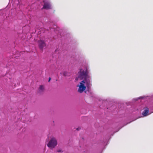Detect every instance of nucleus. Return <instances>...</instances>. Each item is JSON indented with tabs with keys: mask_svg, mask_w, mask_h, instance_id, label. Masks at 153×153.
I'll return each instance as SVG.
<instances>
[{
	"mask_svg": "<svg viewBox=\"0 0 153 153\" xmlns=\"http://www.w3.org/2000/svg\"><path fill=\"white\" fill-rule=\"evenodd\" d=\"M57 144V142L56 140L54 138L52 137L48 143V147L51 149L54 148Z\"/></svg>",
	"mask_w": 153,
	"mask_h": 153,
	"instance_id": "obj_7",
	"label": "nucleus"
},
{
	"mask_svg": "<svg viewBox=\"0 0 153 153\" xmlns=\"http://www.w3.org/2000/svg\"><path fill=\"white\" fill-rule=\"evenodd\" d=\"M105 149V146L103 148V149H102V151L101 152H100V153H102V151H103V150H104V149Z\"/></svg>",
	"mask_w": 153,
	"mask_h": 153,
	"instance_id": "obj_16",
	"label": "nucleus"
},
{
	"mask_svg": "<svg viewBox=\"0 0 153 153\" xmlns=\"http://www.w3.org/2000/svg\"><path fill=\"white\" fill-rule=\"evenodd\" d=\"M63 75L65 76H70V73L66 71H64L62 72Z\"/></svg>",
	"mask_w": 153,
	"mask_h": 153,
	"instance_id": "obj_12",
	"label": "nucleus"
},
{
	"mask_svg": "<svg viewBox=\"0 0 153 153\" xmlns=\"http://www.w3.org/2000/svg\"><path fill=\"white\" fill-rule=\"evenodd\" d=\"M85 153H90V152L89 151H87Z\"/></svg>",
	"mask_w": 153,
	"mask_h": 153,
	"instance_id": "obj_18",
	"label": "nucleus"
},
{
	"mask_svg": "<svg viewBox=\"0 0 153 153\" xmlns=\"http://www.w3.org/2000/svg\"><path fill=\"white\" fill-rule=\"evenodd\" d=\"M149 99L152 102V103L149 105V107L146 106L143 108V111L142 114L143 117L147 116L153 113V95L150 97L148 96H142L139 97L133 98V101H137L139 100H144L145 101Z\"/></svg>",
	"mask_w": 153,
	"mask_h": 153,
	"instance_id": "obj_3",
	"label": "nucleus"
},
{
	"mask_svg": "<svg viewBox=\"0 0 153 153\" xmlns=\"http://www.w3.org/2000/svg\"><path fill=\"white\" fill-rule=\"evenodd\" d=\"M18 3H19V1H18Z\"/></svg>",
	"mask_w": 153,
	"mask_h": 153,
	"instance_id": "obj_20",
	"label": "nucleus"
},
{
	"mask_svg": "<svg viewBox=\"0 0 153 153\" xmlns=\"http://www.w3.org/2000/svg\"><path fill=\"white\" fill-rule=\"evenodd\" d=\"M44 90V87L43 85H40L38 89L39 91L40 92H42Z\"/></svg>",
	"mask_w": 153,
	"mask_h": 153,
	"instance_id": "obj_11",
	"label": "nucleus"
},
{
	"mask_svg": "<svg viewBox=\"0 0 153 153\" xmlns=\"http://www.w3.org/2000/svg\"><path fill=\"white\" fill-rule=\"evenodd\" d=\"M80 129H81V127H79L78 128H76V130H77V131H79V130H80Z\"/></svg>",
	"mask_w": 153,
	"mask_h": 153,
	"instance_id": "obj_14",
	"label": "nucleus"
},
{
	"mask_svg": "<svg viewBox=\"0 0 153 153\" xmlns=\"http://www.w3.org/2000/svg\"><path fill=\"white\" fill-rule=\"evenodd\" d=\"M44 27L45 30L49 31L51 34V37L55 39H60L62 48L61 50L57 48L55 51L56 53L59 51L58 55L60 54L61 51V53L63 56L66 55L67 53L68 52V48L66 47L65 48L64 47L67 46L68 45L71 44L75 46L78 45L77 41L72 37L70 33H64L63 30L57 27L53 22L50 20L46 23Z\"/></svg>",
	"mask_w": 153,
	"mask_h": 153,
	"instance_id": "obj_1",
	"label": "nucleus"
},
{
	"mask_svg": "<svg viewBox=\"0 0 153 153\" xmlns=\"http://www.w3.org/2000/svg\"><path fill=\"white\" fill-rule=\"evenodd\" d=\"M82 139L83 140H84V138H83V137H82Z\"/></svg>",
	"mask_w": 153,
	"mask_h": 153,
	"instance_id": "obj_19",
	"label": "nucleus"
},
{
	"mask_svg": "<svg viewBox=\"0 0 153 153\" xmlns=\"http://www.w3.org/2000/svg\"><path fill=\"white\" fill-rule=\"evenodd\" d=\"M130 123V122H129V123ZM128 123H126V125H124L123 126H122V127H121L120 128H119V129H118L117 131H116L114 132L113 134H111V135H112V136H113L114 133H115V132H117L118 131H119V130H120L121 128H122L124 126H125V125H127V124Z\"/></svg>",
	"mask_w": 153,
	"mask_h": 153,
	"instance_id": "obj_13",
	"label": "nucleus"
},
{
	"mask_svg": "<svg viewBox=\"0 0 153 153\" xmlns=\"http://www.w3.org/2000/svg\"><path fill=\"white\" fill-rule=\"evenodd\" d=\"M84 69L82 68V70L88 75H89V74L90 72V69L89 65L88 64L86 63L84 66Z\"/></svg>",
	"mask_w": 153,
	"mask_h": 153,
	"instance_id": "obj_9",
	"label": "nucleus"
},
{
	"mask_svg": "<svg viewBox=\"0 0 153 153\" xmlns=\"http://www.w3.org/2000/svg\"><path fill=\"white\" fill-rule=\"evenodd\" d=\"M2 10V9H1L0 10Z\"/></svg>",
	"mask_w": 153,
	"mask_h": 153,
	"instance_id": "obj_21",
	"label": "nucleus"
},
{
	"mask_svg": "<svg viewBox=\"0 0 153 153\" xmlns=\"http://www.w3.org/2000/svg\"><path fill=\"white\" fill-rule=\"evenodd\" d=\"M124 109V105L121 104H118V108L115 105H113L110 107H108L107 108V111L111 112L115 114L123 111Z\"/></svg>",
	"mask_w": 153,
	"mask_h": 153,
	"instance_id": "obj_5",
	"label": "nucleus"
},
{
	"mask_svg": "<svg viewBox=\"0 0 153 153\" xmlns=\"http://www.w3.org/2000/svg\"><path fill=\"white\" fill-rule=\"evenodd\" d=\"M51 80V78L50 77H49L48 78V81L50 82Z\"/></svg>",
	"mask_w": 153,
	"mask_h": 153,
	"instance_id": "obj_15",
	"label": "nucleus"
},
{
	"mask_svg": "<svg viewBox=\"0 0 153 153\" xmlns=\"http://www.w3.org/2000/svg\"><path fill=\"white\" fill-rule=\"evenodd\" d=\"M111 137L110 136L108 135L107 138H104L103 140L101 142L102 144L104 146H106L108 144V143Z\"/></svg>",
	"mask_w": 153,
	"mask_h": 153,
	"instance_id": "obj_10",
	"label": "nucleus"
},
{
	"mask_svg": "<svg viewBox=\"0 0 153 153\" xmlns=\"http://www.w3.org/2000/svg\"><path fill=\"white\" fill-rule=\"evenodd\" d=\"M61 151V150H57V152H60Z\"/></svg>",
	"mask_w": 153,
	"mask_h": 153,
	"instance_id": "obj_17",
	"label": "nucleus"
},
{
	"mask_svg": "<svg viewBox=\"0 0 153 153\" xmlns=\"http://www.w3.org/2000/svg\"><path fill=\"white\" fill-rule=\"evenodd\" d=\"M46 41L45 40L41 39L38 40L37 42L38 45L40 50L43 51L44 48L46 47Z\"/></svg>",
	"mask_w": 153,
	"mask_h": 153,
	"instance_id": "obj_8",
	"label": "nucleus"
},
{
	"mask_svg": "<svg viewBox=\"0 0 153 153\" xmlns=\"http://www.w3.org/2000/svg\"><path fill=\"white\" fill-rule=\"evenodd\" d=\"M43 5L42 10H48L52 9V5L50 1L46 0L43 1Z\"/></svg>",
	"mask_w": 153,
	"mask_h": 153,
	"instance_id": "obj_6",
	"label": "nucleus"
},
{
	"mask_svg": "<svg viewBox=\"0 0 153 153\" xmlns=\"http://www.w3.org/2000/svg\"><path fill=\"white\" fill-rule=\"evenodd\" d=\"M90 78V75L87 74L82 70V68H80L77 72V76L75 78V81L76 82L79 79L82 80L77 86L78 87V91L79 93H82L84 92L86 93L88 92L90 94V97L92 98L93 97V95L91 91Z\"/></svg>",
	"mask_w": 153,
	"mask_h": 153,
	"instance_id": "obj_2",
	"label": "nucleus"
},
{
	"mask_svg": "<svg viewBox=\"0 0 153 153\" xmlns=\"http://www.w3.org/2000/svg\"><path fill=\"white\" fill-rule=\"evenodd\" d=\"M70 59L73 60V62L79 66H82L85 61L84 57L76 54V53H72L70 55Z\"/></svg>",
	"mask_w": 153,
	"mask_h": 153,
	"instance_id": "obj_4",
	"label": "nucleus"
}]
</instances>
